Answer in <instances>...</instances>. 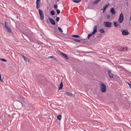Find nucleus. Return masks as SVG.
I'll list each match as a JSON object with an SVG mask.
<instances>
[{
    "label": "nucleus",
    "instance_id": "f257e3e1",
    "mask_svg": "<svg viewBox=\"0 0 131 131\" xmlns=\"http://www.w3.org/2000/svg\"><path fill=\"white\" fill-rule=\"evenodd\" d=\"M97 27L96 25H95L93 27V31L91 33L88 34V38L89 39L92 35H94L97 31Z\"/></svg>",
    "mask_w": 131,
    "mask_h": 131
},
{
    "label": "nucleus",
    "instance_id": "f03ea898",
    "mask_svg": "<svg viewBox=\"0 0 131 131\" xmlns=\"http://www.w3.org/2000/svg\"><path fill=\"white\" fill-rule=\"evenodd\" d=\"M124 20V16L122 13H121L120 15L119 18L118 20V22L120 23H121Z\"/></svg>",
    "mask_w": 131,
    "mask_h": 131
},
{
    "label": "nucleus",
    "instance_id": "7ed1b4c3",
    "mask_svg": "<svg viewBox=\"0 0 131 131\" xmlns=\"http://www.w3.org/2000/svg\"><path fill=\"white\" fill-rule=\"evenodd\" d=\"M104 24L105 26L107 27H111L112 26V23L108 21L104 22Z\"/></svg>",
    "mask_w": 131,
    "mask_h": 131
},
{
    "label": "nucleus",
    "instance_id": "20e7f679",
    "mask_svg": "<svg viewBox=\"0 0 131 131\" xmlns=\"http://www.w3.org/2000/svg\"><path fill=\"white\" fill-rule=\"evenodd\" d=\"M39 13L40 16V18L41 20H42L43 19L44 16V14L42 10L41 9H39Z\"/></svg>",
    "mask_w": 131,
    "mask_h": 131
},
{
    "label": "nucleus",
    "instance_id": "39448f33",
    "mask_svg": "<svg viewBox=\"0 0 131 131\" xmlns=\"http://www.w3.org/2000/svg\"><path fill=\"white\" fill-rule=\"evenodd\" d=\"M4 25L5 27L7 29V31L9 32H10L12 31L11 29L9 26L8 25V24L7 22L5 21Z\"/></svg>",
    "mask_w": 131,
    "mask_h": 131
},
{
    "label": "nucleus",
    "instance_id": "423d86ee",
    "mask_svg": "<svg viewBox=\"0 0 131 131\" xmlns=\"http://www.w3.org/2000/svg\"><path fill=\"white\" fill-rule=\"evenodd\" d=\"M101 91L102 92L104 93L106 91V86L103 83L101 84Z\"/></svg>",
    "mask_w": 131,
    "mask_h": 131
},
{
    "label": "nucleus",
    "instance_id": "0eeeda50",
    "mask_svg": "<svg viewBox=\"0 0 131 131\" xmlns=\"http://www.w3.org/2000/svg\"><path fill=\"white\" fill-rule=\"evenodd\" d=\"M122 34L123 35L126 36L128 35L129 34L128 30H123L122 31Z\"/></svg>",
    "mask_w": 131,
    "mask_h": 131
},
{
    "label": "nucleus",
    "instance_id": "6e6552de",
    "mask_svg": "<svg viewBox=\"0 0 131 131\" xmlns=\"http://www.w3.org/2000/svg\"><path fill=\"white\" fill-rule=\"evenodd\" d=\"M48 19L52 24L53 25H55L56 24L55 22L52 18L50 17H49L48 18Z\"/></svg>",
    "mask_w": 131,
    "mask_h": 131
},
{
    "label": "nucleus",
    "instance_id": "1a4fd4ad",
    "mask_svg": "<svg viewBox=\"0 0 131 131\" xmlns=\"http://www.w3.org/2000/svg\"><path fill=\"white\" fill-rule=\"evenodd\" d=\"M108 73L109 76L111 78H112L113 77V75L111 72V71L110 70H108Z\"/></svg>",
    "mask_w": 131,
    "mask_h": 131
},
{
    "label": "nucleus",
    "instance_id": "9d476101",
    "mask_svg": "<svg viewBox=\"0 0 131 131\" xmlns=\"http://www.w3.org/2000/svg\"><path fill=\"white\" fill-rule=\"evenodd\" d=\"M119 23V22L118 23L117 21H115L114 22V26L116 27H118V26L120 27L121 26H120V25Z\"/></svg>",
    "mask_w": 131,
    "mask_h": 131
},
{
    "label": "nucleus",
    "instance_id": "9b49d317",
    "mask_svg": "<svg viewBox=\"0 0 131 131\" xmlns=\"http://www.w3.org/2000/svg\"><path fill=\"white\" fill-rule=\"evenodd\" d=\"M60 54L63 56V57H64L66 59H69L67 55L65 53H62L61 52H60Z\"/></svg>",
    "mask_w": 131,
    "mask_h": 131
},
{
    "label": "nucleus",
    "instance_id": "f8f14e48",
    "mask_svg": "<svg viewBox=\"0 0 131 131\" xmlns=\"http://www.w3.org/2000/svg\"><path fill=\"white\" fill-rule=\"evenodd\" d=\"M111 12L113 15L115 14L116 13L115 11L113 8H111Z\"/></svg>",
    "mask_w": 131,
    "mask_h": 131
},
{
    "label": "nucleus",
    "instance_id": "ddd939ff",
    "mask_svg": "<svg viewBox=\"0 0 131 131\" xmlns=\"http://www.w3.org/2000/svg\"><path fill=\"white\" fill-rule=\"evenodd\" d=\"M63 82H61L60 83V85L59 86V90L62 89V88L63 87Z\"/></svg>",
    "mask_w": 131,
    "mask_h": 131
},
{
    "label": "nucleus",
    "instance_id": "4468645a",
    "mask_svg": "<svg viewBox=\"0 0 131 131\" xmlns=\"http://www.w3.org/2000/svg\"><path fill=\"white\" fill-rule=\"evenodd\" d=\"M22 56L24 59V61H25L27 62V60L28 61H29V60L25 56L23 55Z\"/></svg>",
    "mask_w": 131,
    "mask_h": 131
},
{
    "label": "nucleus",
    "instance_id": "2eb2a0df",
    "mask_svg": "<svg viewBox=\"0 0 131 131\" xmlns=\"http://www.w3.org/2000/svg\"><path fill=\"white\" fill-rule=\"evenodd\" d=\"M109 5V4L108 3V4H106V5H105L104 7H103V11H104L105 10V9Z\"/></svg>",
    "mask_w": 131,
    "mask_h": 131
},
{
    "label": "nucleus",
    "instance_id": "dca6fc26",
    "mask_svg": "<svg viewBox=\"0 0 131 131\" xmlns=\"http://www.w3.org/2000/svg\"><path fill=\"white\" fill-rule=\"evenodd\" d=\"M65 94L67 95H68L69 96H71L72 95V93H70L69 92H65Z\"/></svg>",
    "mask_w": 131,
    "mask_h": 131
},
{
    "label": "nucleus",
    "instance_id": "f3484780",
    "mask_svg": "<svg viewBox=\"0 0 131 131\" xmlns=\"http://www.w3.org/2000/svg\"><path fill=\"white\" fill-rule=\"evenodd\" d=\"M72 39L74 41L76 42H80L81 41L80 40L76 39L74 38H73Z\"/></svg>",
    "mask_w": 131,
    "mask_h": 131
},
{
    "label": "nucleus",
    "instance_id": "a211bd4d",
    "mask_svg": "<svg viewBox=\"0 0 131 131\" xmlns=\"http://www.w3.org/2000/svg\"><path fill=\"white\" fill-rule=\"evenodd\" d=\"M36 7L37 9H38L40 6V5L39 3H36Z\"/></svg>",
    "mask_w": 131,
    "mask_h": 131
},
{
    "label": "nucleus",
    "instance_id": "6ab92c4d",
    "mask_svg": "<svg viewBox=\"0 0 131 131\" xmlns=\"http://www.w3.org/2000/svg\"><path fill=\"white\" fill-rule=\"evenodd\" d=\"M61 115H59L57 116V119L59 120H60L61 119Z\"/></svg>",
    "mask_w": 131,
    "mask_h": 131
},
{
    "label": "nucleus",
    "instance_id": "aec40b11",
    "mask_svg": "<svg viewBox=\"0 0 131 131\" xmlns=\"http://www.w3.org/2000/svg\"><path fill=\"white\" fill-rule=\"evenodd\" d=\"M104 31V30L102 29H101L99 30V32L101 33H103Z\"/></svg>",
    "mask_w": 131,
    "mask_h": 131
},
{
    "label": "nucleus",
    "instance_id": "412c9836",
    "mask_svg": "<svg viewBox=\"0 0 131 131\" xmlns=\"http://www.w3.org/2000/svg\"><path fill=\"white\" fill-rule=\"evenodd\" d=\"M81 1V0H73V1L76 3H79Z\"/></svg>",
    "mask_w": 131,
    "mask_h": 131
},
{
    "label": "nucleus",
    "instance_id": "4be33fe9",
    "mask_svg": "<svg viewBox=\"0 0 131 131\" xmlns=\"http://www.w3.org/2000/svg\"><path fill=\"white\" fill-rule=\"evenodd\" d=\"M50 14L51 15H53L55 14V12L53 10H51L50 12Z\"/></svg>",
    "mask_w": 131,
    "mask_h": 131
},
{
    "label": "nucleus",
    "instance_id": "5701e85b",
    "mask_svg": "<svg viewBox=\"0 0 131 131\" xmlns=\"http://www.w3.org/2000/svg\"><path fill=\"white\" fill-rule=\"evenodd\" d=\"M71 36L76 38H78L80 37V36L79 35H73Z\"/></svg>",
    "mask_w": 131,
    "mask_h": 131
},
{
    "label": "nucleus",
    "instance_id": "b1692460",
    "mask_svg": "<svg viewBox=\"0 0 131 131\" xmlns=\"http://www.w3.org/2000/svg\"><path fill=\"white\" fill-rule=\"evenodd\" d=\"M100 0H96L93 3L94 4L97 3Z\"/></svg>",
    "mask_w": 131,
    "mask_h": 131
},
{
    "label": "nucleus",
    "instance_id": "393cba45",
    "mask_svg": "<svg viewBox=\"0 0 131 131\" xmlns=\"http://www.w3.org/2000/svg\"><path fill=\"white\" fill-rule=\"evenodd\" d=\"M48 57L50 58H51L53 59L54 60H57L55 58L54 56H52L49 57Z\"/></svg>",
    "mask_w": 131,
    "mask_h": 131
},
{
    "label": "nucleus",
    "instance_id": "a878e982",
    "mask_svg": "<svg viewBox=\"0 0 131 131\" xmlns=\"http://www.w3.org/2000/svg\"><path fill=\"white\" fill-rule=\"evenodd\" d=\"M123 50L124 51H126L127 50V48L126 47L122 48Z\"/></svg>",
    "mask_w": 131,
    "mask_h": 131
},
{
    "label": "nucleus",
    "instance_id": "bb28decb",
    "mask_svg": "<svg viewBox=\"0 0 131 131\" xmlns=\"http://www.w3.org/2000/svg\"><path fill=\"white\" fill-rule=\"evenodd\" d=\"M59 30L61 31V32H63V30L60 27H58V28Z\"/></svg>",
    "mask_w": 131,
    "mask_h": 131
},
{
    "label": "nucleus",
    "instance_id": "cd10ccee",
    "mask_svg": "<svg viewBox=\"0 0 131 131\" xmlns=\"http://www.w3.org/2000/svg\"><path fill=\"white\" fill-rule=\"evenodd\" d=\"M60 18L59 17H57L56 18V21L57 22H58Z\"/></svg>",
    "mask_w": 131,
    "mask_h": 131
},
{
    "label": "nucleus",
    "instance_id": "c85d7f7f",
    "mask_svg": "<svg viewBox=\"0 0 131 131\" xmlns=\"http://www.w3.org/2000/svg\"><path fill=\"white\" fill-rule=\"evenodd\" d=\"M57 14H59L60 13V10L59 9H57Z\"/></svg>",
    "mask_w": 131,
    "mask_h": 131
},
{
    "label": "nucleus",
    "instance_id": "c756f323",
    "mask_svg": "<svg viewBox=\"0 0 131 131\" xmlns=\"http://www.w3.org/2000/svg\"><path fill=\"white\" fill-rule=\"evenodd\" d=\"M0 59L1 60L3 61V62H6L7 61V60L5 59Z\"/></svg>",
    "mask_w": 131,
    "mask_h": 131
},
{
    "label": "nucleus",
    "instance_id": "7c9ffc66",
    "mask_svg": "<svg viewBox=\"0 0 131 131\" xmlns=\"http://www.w3.org/2000/svg\"><path fill=\"white\" fill-rule=\"evenodd\" d=\"M111 16V15H107V18L109 19L110 18Z\"/></svg>",
    "mask_w": 131,
    "mask_h": 131
},
{
    "label": "nucleus",
    "instance_id": "2f4dec72",
    "mask_svg": "<svg viewBox=\"0 0 131 131\" xmlns=\"http://www.w3.org/2000/svg\"><path fill=\"white\" fill-rule=\"evenodd\" d=\"M0 81L3 82V80L1 79V74H0Z\"/></svg>",
    "mask_w": 131,
    "mask_h": 131
},
{
    "label": "nucleus",
    "instance_id": "473e14b6",
    "mask_svg": "<svg viewBox=\"0 0 131 131\" xmlns=\"http://www.w3.org/2000/svg\"><path fill=\"white\" fill-rule=\"evenodd\" d=\"M58 7L57 5H55L54 6V7L55 8H57Z\"/></svg>",
    "mask_w": 131,
    "mask_h": 131
},
{
    "label": "nucleus",
    "instance_id": "72a5a7b5",
    "mask_svg": "<svg viewBox=\"0 0 131 131\" xmlns=\"http://www.w3.org/2000/svg\"><path fill=\"white\" fill-rule=\"evenodd\" d=\"M128 84L130 87V88L131 89V84H130V83H128Z\"/></svg>",
    "mask_w": 131,
    "mask_h": 131
},
{
    "label": "nucleus",
    "instance_id": "f704fd0d",
    "mask_svg": "<svg viewBox=\"0 0 131 131\" xmlns=\"http://www.w3.org/2000/svg\"><path fill=\"white\" fill-rule=\"evenodd\" d=\"M40 0H37L36 3H39Z\"/></svg>",
    "mask_w": 131,
    "mask_h": 131
},
{
    "label": "nucleus",
    "instance_id": "c9c22d12",
    "mask_svg": "<svg viewBox=\"0 0 131 131\" xmlns=\"http://www.w3.org/2000/svg\"><path fill=\"white\" fill-rule=\"evenodd\" d=\"M130 20L131 21V16H130Z\"/></svg>",
    "mask_w": 131,
    "mask_h": 131
},
{
    "label": "nucleus",
    "instance_id": "e433bc0d",
    "mask_svg": "<svg viewBox=\"0 0 131 131\" xmlns=\"http://www.w3.org/2000/svg\"><path fill=\"white\" fill-rule=\"evenodd\" d=\"M59 0H57V1H58Z\"/></svg>",
    "mask_w": 131,
    "mask_h": 131
}]
</instances>
